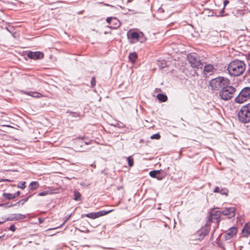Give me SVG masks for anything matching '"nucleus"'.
I'll return each instance as SVG.
<instances>
[{
  "label": "nucleus",
  "instance_id": "72a5a7b5",
  "mask_svg": "<svg viewBox=\"0 0 250 250\" xmlns=\"http://www.w3.org/2000/svg\"><path fill=\"white\" fill-rule=\"evenodd\" d=\"M25 218V215L21 214H17V220H22Z\"/></svg>",
  "mask_w": 250,
  "mask_h": 250
},
{
  "label": "nucleus",
  "instance_id": "c756f323",
  "mask_svg": "<svg viewBox=\"0 0 250 250\" xmlns=\"http://www.w3.org/2000/svg\"><path fill=\"white\" fill-rule=\"evenodd\" d=\"M71 215L72 214H70L69 215L66 216L65 217V220H64V222L60 226H59V227H56L55 228L51 229H50V230L54 229H57V228H61L64 224V223L70 218V217H71Z\"/></svg>",
  "mask_w": 250,
  "mask_h": 250
},
{
  "label": "nucleus",
  "instance_id": "f03ea898",
  "mask_svg": "<svg viewBox=\"0 0 250 250\" xmlns=\"http://www.w3.org/2000/svg\"><path fill=\"white\" fill-rule=\"evenodd\" d=\"M230 84V81L224 77H217L209 82V86L213 91H220L225 86Z\"/></svg>",
  "mask_w": 250,
  "mask_h": 250
},
{
  "label": "nucleus",
  "instance_id": "1a4fd4ad",
  "mask_svg": "<svg viewBox=\"0 0 250 250\" xmlns=\"http://www.w3.org/2000/svg\"><path fill=\"white\" fill-rule=\"evenodd\" d=\"M222 214V211L213 209L210 212L208 219L210 218L211 223L214 221L218 222L220 221V217Z\"/></svg>",
  "mask_w": 250,
  "mask_h": 250
},
{
  "label": "nucleus",
  "instance_id": "dca6fc26",
  "mask_svg": "<svg viewBox=\"0 0 250 250\" xmlns=\"http://www.w3.org/2000/svg\"><path fill=\"white\" fill-rule=\"evenodd\" d=\"M23 93L34 98H41L43 96L42 94L35 91H22Z\"/></svg>",
  "mask_w": 250,
  "mask_h": 250
},
{
  "label": "nucleus",
  "instance_id": "4be33fe9",
  "mask_svg": "<svg viewBox=\"0 0 250 250\" xmlns=\"http://www.w3.org/2000/svg\"><path fill=\"white\" fill-rule=\"evenodd\" d=\"M158 65L160 69H163L167 66V62L165 60L158 61Z\"/></svg>",
  "mask_w": 250,
  "mask_h": 250
},
{
  "label": "nucleus",
  "instance_id": "4c0bfd02",
  "mask_svg": "<svg viewBox=\"0 0 250 250\" xmlns=\"http://www.w3.org/2000/svg\"><path fill=\"white\" fill-rule=\"evenodd\" d=\"M220 188L219 187H216L213 190L214 192H219Z\"/></svg>",
  "mask_w": 250,
  "mask_h": 250
},
{
  "label": "nucleus",
  "instance_id": "e433bc0d",
  "mask_svg": "<svg viewBox=\"0 0 250 250\" xmlns=\"http://www.w3.org/2000/svg\"><path fill=\"white\" fill-rule=\"evenodd\" d=\"M229 3V1L228 0H225L223 2V7L224 9H225V7L227 4Z\"/></svg>",
  "mask_w": 250,
  "mask_h": 250
},
{
  "label": "nucleus",
  "instance_id": "393cba45",
  "mask_svg": "<svg viewBox=\"0 0 250 250\" xmlns=\"http://www.w3.org/2000/svg\"><path fill=\"white\" fill-rule=\"evenodd\" d=\"M52 193H53V192L52 191V190H46V191H43L42 192H40L38 194V195L40 196H46L47 195L52 194Z\"/></svg>",
  "mask_w": 250,
  "mask_h": 250
},
{
  "label": "nucleus",
  "instance_id": "0eeeda50",
  "mask_svg": "<svg viewBox=\"0 0 250 250\" xmlns=\"http://www.w3.org/2000/svg\"><path fill=\"white\" fill-rule=\"evenodd\" d=\"M211 220L210 218L208 219L206 224L196 233V237L199 240H202L207 235L210 230V226Z\"/></svg>",
  "mask_w": 250,
  "mask_h": 250
},
{
  "label": "nucleus",
  "instance_id": "5701e85b",
  "mask_svg": "<svg viewBox=\"0 0 250 250\" xmlns=\"http://www.w3.org/2000/svg\"><path fill=\"white\" fill-rule=\"evenodd\" d=\"M128 166L131 167L134 165V160L132 156H129L126 158Z\"/></svg>",
  "mask_w": 250,
  "mask_h": 250
},
{
  "label": "nucleus",
  "instance_id": "09e8293b",
  "mask_svg": "<svg viewBox=\"0 0 250 250\" xmlns=\"http://www.w3.org/2000/svg\"><path fill=\"white\" fill-rule=\"evenodd\" d=\"M1 238V236H0V239Z\"/></svg>",
  "mask_w": 250,
  "mask_h": 250
},
{
  "label": "nucleus",
  "instance_id": "cd10ccee",
  "mask_svg": "<svg viewBox=\"0 0 250 250\" xmlns=\"http://www.w3.org/2000/svg\"><path fill=\"white\" fill-rule=\"evenodd\" d=\"M3 196L8 199H13L15 197V194L4 193Z\"/></svg>",
  "mask_w": 250,
  "mask_h": 250
},
{
  "label": "nucleus",
  "instance_id": "c85d7f7f",
  "mask_svg": "<svg viewBox=\"0 0 250 250\" xmlns=\"http://www.w3.org/2000/svg\"><path fill=\"white\" fill-rule=\"evenodd\" d=\"M84 216L85 217H87L88 218H91L92 219H94L96 218L95 212H91L89 213H87V214H85Z\"/></svg>",
  "mask_w": 250,
  "mask_h": 250
},
{
  "label": "nucleus",
  "instance_id": "aec40b11",
  "mask_svg": "<svg viewBox=\"0 0 250 250\" xmlns=\"http://www.w3.org/2000/svg\"><path fill=\"white\" fill-rule=\"evenodd\" d=\"M127 36L128 37H130L131 39L136 40L137 41H138L139 38V35L136 32H131L130 33H129V32H128Z\"/></svg>",
  "mask_w": 250,
  "mask_h": 250
},
{
  "label": "nucleus",
  "instance_id": "f8f14e48",
  "mask_svg": "<svg viewBox=\"0 0 250 250\" xmlns=\"http://www.w3.org/2000/svg\"><path fill=\"white\" fill-rule=\"evenodd\" d=\"M27 56L28 58L30 59L37 60L42 58L43 57L44 55L43 53L41 52L29 51L27 53Z\"/></svg>",
  "mask_w": 250,
  "mask_h": 250
},
{
  "label": "nucleus",
  "instance_id": "6ab92c4d",
  "mask_svg": "<svg viewBox=\"0 0 250 250\" xmlns=\"http://www.w3.org/2000/svg\"><path fill=\"white\" fill-rule=\"evenodd\" d=\"M157 98L161 102H165L167 100V95L162 93H159L157 96Z\"/></svg>",
  "mask_w": 250,
  "mask_h": 250
},
{
  "label": "nucleus",
  "instance_id": "37998d69",
  "mask_svg": "<svg viewBox=\"0 0 250 250\" xmlns=\"http://www.w3.org/2000/svg\"><path fill=\"white\" fill-rule=\"evenodd\" d=\"M20 195V191H17V196Z\"/></svg>",
  "mask_w": 250,
  "mask_h": 250
},
{
  "label": "nucleus",
  "instance_id": "b1692460",
  "mask_svg": "<svg viewBox=\"0 0 250 250\" xmlns=\"http://www.w3.org/2000/svg\"><path fill=\"white\" fill-rule=\"evenodd\" d=\"M74 194V200L78 201H80L81 200V195L78 191L75 190Z\"/></svg>",
  "mask_w": 250,
  "mask_h": 250
},
{
  "label": "nucleus",
  "instance_id": "c9c22d12",
  "mask_svg": "<svg viewBox=\"0 0 250 250\" xmlns=\"http://www.w3.org/2000/svg\"><path fill=\"white\" fill-rule=\"evenodd\" d=\"M224 13H225V9H224V7H223L222 8V9L220 11L219 16H226V15L224 14Z\"/></svg>",
  "mask_w": 250,
  "mask_h": 250
},
{
  "label": "nucleus",
  "instance_id": "a19ab883",
  "mask_svg": "<svg viewBox=\"0 0 250 250\" xmlns=\"http://www.w3.org/2000/svg\"><path fill=\"white\" fill-rule=\"evenodd\" d=\"M247 58L248 61H250V53L248 54Z\"/></svg>",
  "mask_w": 250,
  "mask_h": 250
},
{
  "label": "nucleus",
  "instance_id": "f3484780",
  "mask_svg": "<svg viewBox=\"0 0 250 250\" xmlns=\"http://www.w3.org/2000/svg\"><path fill=\"white\" fill-rule=\"evenodd\" d=\"M39 183L37 181H33L29 185V190H34L39 187Z\"/></svg>",
  "mask_w": 250,
  "mask_h": 250
},
{
  "label": "nucleus",
  "instance_id": "7c9ffc66",
  "mask_svg": "<svg viewBox=\"0 0 250 250\" xmlns=\"http://www.w3.org/2000/svg\"><path fill=\"white\" fill-rule=\"evenodd\" d=\"M219 193L222 195H227L228 193V190L227 188H222L220 190Z\"/></svg>",
  "mask_w": 250,
  "mask_h": 250
},
{
  "label": "nucleus",
  "instance_id": "20e7f679",
  "mask_svg": "<svg viewBox=\"0 0 250 250\" xmlns=\"http://www.w3.org/2000/svg\"><path fill=\"white\" fill-rule=\"evenodd\" d=\"M187 59L191 66L193 68L199 69H202L204 67L203 62L196 53L188 54L187 56Z\"/></svg>",
  "mask_w": 250,
  "mask_h": 250
},
{
  "label": "nucleus",
  "instance_id": "ea45409f",
  "mask_svg": "<svg viewBox=\"0 0 250 250\" xmlns=\"http://www.w3.org/2000/svg\"><path fill=\"white\" fill-rule=\"evenodd\" d=\"M44 221V219H42V218H39V221L40 224L42 223Z\"/></svg>",
  "mask_w": 250,
  "mask_h": 250
},
{
  "label": "nucleus",
  "instance_id": "f704fd0d",
  "mask_svg": "<svg viewBox=\"0 0 250 250\" xmlns=\"http://www.w3.org/2000/svg\"><path fill=\"white\" fill-rule=\"evenodd\" d=\"M91 84L92 87H93L96 85V79L94 77H93L91 78Z\"/></svg>",
  "mask_w": 250,
  "mask_h": 250
},
{
  "label": "nucleus",
  "instance_id": "4468645a",
  "mask_svg": "<svg viewBox=\"0 0 250 250\" xmlns=\"http://www.w3.org/2000/svg\"><path fill=\"white\" fill-rule=\"evenodd\" d=\"M242 233L245 237H248L250 234V225L249 223H246L242 230Z\"/></svg>",
  "mask_w": 250,
  "mask_h": 250
},
{
  "label": "nucleus",
  "instance_id": "ddd939ff",
  "mask_svg": "<svg viewBox=\"0 0 250 250\" xmlns=\"http://www.w3.org/2000/svg\"><path fill=\"white\" fill-rule=\"evenodd\" d=\"M161 170H151L149 172V175L152 177L158 179V180H162L165 177V175L161 174Z\"/></svg>",
  "mask_w": 250,
  "mask_h": 250
},
{
  "label": "nucleus",
  "instance_id": "a878e982",
  "mask_svg": "<svg viewBox=\"0 0 250 250\" xmlns=\"http://www.w3.org/2000/svg\"><path fill=\"white\" fill-rule=\"evenodd\" d=\"M31 196V195H29L27 198H25L24 199H21L19 202H17V205L19 206L23 205L27 201L28 199Z\"/></svg>",
  "mask_w": 250,
  "mask_h": 250
},
{
  "label": "nucleus",
  "instance_id": "9d476101",
  "mask_svg": "<svg viewBox=\"0 0 250 250\" xmlns=\"http://www.w3.org/2000/svg\"><path fill=\"white\" fill-rule=\"evenodd\" d=\"M235 208L231 207L226 208L222 211V215L228 216L229 219H231L235 216Z\"/></svg>",
  "mask_w": 250,
  "mask_h": 250
},
{
  "label": "nucleus",
  "instance_id": "412c9836",
  "mask_svg": "<svg viewBox=\"0 0 250 250\" xmlns=\"http://www.w3.org/2000/svg\"><path fill=\"white\" fill-rule=\"evenodd\" d=\"M128 58H129V61L131 62L134 63L136 61V60L137 58V55L136 54V53L135 52H133V53H130L128 56Z\"/></svg>",
  "mask_w": 250,
  "mask_h": 250
},
{
  "label": "nucleus",
  "instance_id": "79ce46f5",
  "mask_svg": "<svg viewBox=\"0 0 250 250\" xmlns=\"http://www.w3.org/2000/svg\"><path fill=\"white\" fill-rule=\"evenodd\" d=\"M111 24H112V25H113V26H115V25H116V22H115V21H114V22L112 21Z\"/></svg>",
  "mask_w": 250,
  "mask_h": 250
},
{
  "label": "nucleus",
  "instance_id": "9b49d317",
  "mask_svg": "<svg viewBox=\"0 0 250 250\" xmlns=\"http://www.w3.org/2000/svg\"><path fill=\"white\" fill-rule=\"evenodd\" d=\"M237 232L236 227H232L228 229L225 233V239L226 240H229L235 235Z\"/></svg>",
  "mask_w": 250,
  "mask_h": 250
},
{
  "label": "nucleus",
  "instance_id": "423d86ee",
  "mask_svg": "<svg viewBox=\"0 0 250 250\" xmlns=\"http://www.w3.org/2000/svg\"><path fill=\"white\" fill-rule=\"evenodd\" d=\"M250 99V87L249 86L243 88L235 97L234 101L238 104H242Z\"/></svg>",
  "mask_w": 250,
  "mask_h": 250
},
{
  "label": "nucleus",
  "instance_id": "49530a36",
  "mask_svg": "<svg viewBox=\"0 0 250 250\" xmlns=\"http://www.w3.org/2000/svg\"><path fill=\"white\" fill-rule=\"evenodd\" d=\"M14 37H15V32H11Z\"/></svg>",
  "mask_w": 250,
  "mask_h": 250
},
{
  "label": "nucleus",
  "instance_id": "2eb2a0df",
  "mask_svg": "<svg viewBox=\"0 0 250 250\" xmlns=\"http://www.w3.org/2000/svg\"><path fill=\"white\" fill-rule=\"evenodd\" d=\"M106 21L107 22H108L109 23H110V24H111L112 21L116 22V25L114 26H112V28L116 29L118 27H119L120 26V21L119 20H118L115 18H113L112 17H108V18H107Z\"/></svg>",
  "mask_w": 250,
  "mask_h": 250
},
{
  "label": "nucleus",
  "instance_id": "c03bdc74",
  "mask_svg": "<svg viewBox=\"0 0 250 250\" xmlns=\"http://www.w3.org/2000/svg\"><path fill=\"white\" fill-rule=\"evenodd\" d=\"M6 180H5V179H0V182H2V181H6Z\"/></svg>",
  "mask_w": 250,
  "mask_h": 250
},
{
  "label": "nucleus",
  "instance_id": "58836bf2",
  "mask_svg": "<svg viewBox=\"0 0 250 250\" xmlns=\"http://www.w3.org/2000/svg\"><path fill=\"white\" fill-rule=\"evenodd\" d=\"M10 229L13 231L15 230V227L14 225H12L10 227Z\"/></svg>",
  "mask_w": 250,
  "mask_h": 250
},
{
  "label": "nucleus",
  "instance_id": "2f4dec72",
  "mask_svg": "<svg viewBox=\"0 0 250 250\" xmlns=\"http://www.w3.org/2000/svg\"><path fill=\"white\" fill-rule=\"evenodd\" d=\"M67 112L71 114L72 116L73 117H79L80 116V114L79 113L71 112L69 111H67Z\"/></svg>",
  "mask_w": 250,
  "mask_h": 250
},
{
  "label": "nucleus",
  "instance_id": "f257e3e1",
  "mask_svg": "<svg viewBox=\"0 0 250 250\" xmlns=\"http://www.w3.org/2000/svg\"><path fill=\"white\" fill-rule=\"evenodd\" d=\"M246 69V65L242 61L235 59L229 62L228 66L229 74L232 76L241 75Z\"/></svg>",
  "mask_w": 250,
  "mask_h": 250
},
{
  "label": "nucleus",
  "instance_id": "a18cd8bd",
  "mask_svg": "<svg viewBox=\"0 0 250 250\" xmlns=\"http://www.w3.org/2000/svg\"><path fill=\"white\" fill-rule=\"evenodd\" d=\"M5 221H0V225L2 224L3 223H4Z\"/></svg>",
  "mask_w": 250,
  "mask_h": 250
},
{
  "label": "nucleus",
  "instance_id": "de8ad7c7",
  "mask_svg": "<svg viewBox=\"0 0 250 250\" xmlns=\"http://www.w3.org/2000/svg\"><path fill=\"white\" fill-rule=\"evenodd\" d=\"M10 27L8 28H7V30L10 32H11V31H10V29H9Z\"/></svg>",
  "mask_w": 250,
  "mask_h": 250
},
{
  "label": "nucleus",
  "instance_id": "6e6552de",
  "mask_svg": "<svg viewBox=\"0 0 250 250\" xmlns=\"http://www.w3.org/2000/svg\"><path fill=\"white\" fill-rule=\"evenodd\" d=\"M204 70L203 71V75L204 77L208 78L212 75L215 71L216 69L214 66L211 64H208L204 65Z\"/></svg>",
  "mask_w": 250,
  "mask_h": 250
},
{
  "label": "nucleus",
  "instance_id": "7ed1b4c3",
  "mask_svg": "<svg viewBox=\"0 0 250 250\" xmlns=\"http://www.w3.org/2000/svg\"><path fill=\"white\" fill-rule=\"evenodd\" d=\"M238 119L243 124L250 122V103L241 107L238 112Z\"/></svg>",
  "mask_w": 250,
  "mask_h": 250
},
{
  "label": "nucleus",
  "instance_id": "473e14b6",
  "mask_svg": "<svg viewBox=\"0 0 250 250\" xmlns=\"http://www.w3.org/2000/svg\"><path fill=\"white\" fill-rule=\"evenodd\" d=\"M160 138H161V136H160V135L159 133H156V134H154L152 135L150 137V138H151V139H156V140H158V139H159Z\"/></svg>",
  "mask_w": 250,
  "mask_h": 250
},
{
  "label": "nucleus",
  "instance_id": "bb28decb",
  "mask_svg": "<svg viewBox=\"0 0 250 250\" xmlns=\"http://www.w3.org/2000/svg\"><path fill=\"white\" fill-rule=\"evenodd\" d=\"M26 182H24V181H23V182H20L18 183L17 187L18 188H21L22 189H23L25 188L26 187Z\"/></svg>",
  "mask_w": 250,
  "mask_h": 250
},
{
  "label": "nucleus",
  "instance_id": "a211bd4d",
  "mask_svg": "<svg viewBox=\"0 0 250 250\" xmlns=\"http://www.w3.org/2000/svg\"><path fill=\"white\" fill-rule=\"evenodd\" d=\"M112 211H113V210L111 209V210H100L98 212H95L96 217V218H97L101 216L106 215Z\"/></svg>",
  "mask_w": 250,
  "mask_h": 250
},
{
  "label": "nucleus",
  "instance_id": "39448f33",
  "mask_svg": "<svg viewBox=\"0 0 250 250\" xmlns=\"http://www.w3.org/2000/svg\"><path fill=\"white\" fill-rule=\"evenodd\" d=\"M236 91V89L235 87L228 84L220 91L219 96L221 99L224 101H228L233 97Z\"/></svg>",
  "mask_w": 250,
  "mask_h": 250
}]
</instances>
